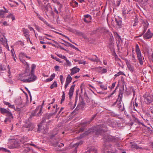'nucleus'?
Here are the masks:
<instances>
[{
    "mask_svg": "<svg viewBox=\"0 0 153 153\" xmlns=\"http://www.w3.org/2000/svg\"><path fill=\"white\" fill-rule=\"evenodd\" d=\"M84 18H83V20L85 22L88 23L91 22V17L90 15L87 14L84 15Z\"/></svg>",
    "mask_w": 153,
    "mask_h": 153,
    "instance_id": "17",
    "label": "nucleus"
},
{
    "mask_svg": "<svg viewBox=\"0 0 153 153\" xmlns=\"http://www.w3.org/2000/svg\"><path fill=\"white\" fill-rule=\"evenodd\" d=\"M84 101L82 99L81 100L80 102L78 104L77 106L79 108V109L82 108L84 107Z\"/></svg>",
    "mask_w": 153,
    "mask_h": 153,
    "instance_id": "25",
    "label": "nucleus"
},
{
    "mask_svg": "<svg viewBox=\"0 0 153 153\" xmlns=\"http://www.w3.org/2000/svg\"><path fill=\"white\" fill-rule=\"evenodd\" d=\"M26 72L21 75L19 79L24 82H30L34 81L36 78V76L34 74H30L29 70L28 68L26 69Z\"/></svg>",
    "mask_w": 153,
    "mask_h": 153,
    "instance_id": "2",
    "label": "nucleus"
},
{
    "mask_svg": "<svg viewBox=\"0 0 153 153\" xmlns=\"http://www.w3.org/2000/svg\"><path fill=\"white\" fill-rule=\"evenodd\" d=\"M36 66L35 64H33L31 65V70L30 71V73L31 74H34V70Z\"/></svg>",
    "mask_w": 153,
    "mask_h": 153,
    "instance_id": "33",
    "label": "nucleus"
},
{
    "mask_svg": "<svg viewBox=\"0 0 153 153\" xmlns=\"http://www.w3.org/2000/svg\"><path fill=\"white\" fill-rule=\"evenodd\" d=\"M137 23H138V22H137V20L136 19H135V21H134V24L133 26H136L137 24Z\"/></svg>",
    "mask_w": 153,
    "mask_h": 153,
    "instance_id": "51",
    "label": "nucleus"
},
{
    "mask_svg": "<svg viewBox=\"0 0 153 153\" xmlns=\"http://www.w3.org/2000/svg\"><path fill=\"white\" fill-rule=\"evenodd\" d=\"M57 87V84L56 82L55 81L53 84H52L50 86V88L52 89L53 88H54L56 87Z\"/></svg>",
    "mask_w": 153,
    "mask_h": 153,
    "instance_id": "34",
    "label": "nucleus"
},
{
    "mask_svg": "<svg viewBox=\"0 0 153 153\" xmlns=\"http://www.w3.org/2000/svg\"><path fill=\"white\" fill-rule=\"evenodd\" d=\"M135 51L136 53L137 58L139 60V63L140 65H143V61L144 60V58L142 56L141 51L139 48V46L137 44L136 45V46Z\"/></svg>",
    "mask_w": 153,
    "mask_h": 153,
    "instance_id": "4",
    "label": "nucleus"
},
{
    "mask_svg": "<svg viewBox=\"0 0 153 153\" xmlns=\"http://www.w3.org/2000/svg\"><path fill=\"white\" fill-rule=\"evenodd\" d=\"M29 28L30 31L33 30L34 32H35V30L33 29V27H29Z\"/></svg>",
    "mask_w": 153,
    "mask_h": 153,
    "instance_id": "63",
    "label": "nucleus"
},
{
    "mask_svg": "<svg viewBox=\"0 0 153 153\" xmlns=\"http://www.w3.org/2000/svg\"><path fill=\"white\" fill-rule=\"evenodd\" d=\"M94 119L92 117L90 121L84 122L81 124L80 126L81 127L79 128L78 130H76V133H79L80 132H83L85 129L86 125L87 124H89Z\"/></svg>",
    "mask_w": 153,
    "mask_h": 153,
    "instance_id": "7",
    "label": "nucleus"
},
{
    "mask_svg": "<svg viewBox=\"0 0 153 153\" xmlns=\"http://www.w3.org/2000/svg\"><path fill=\"white\" fill-rule=\"evenodd\" d=\"M23 127L26 128L25 129V130L28 131H31L34 128L33 124L29 121L26 122L24 125Z\"/></svg>",
    "mask_w": 153,
    "mask_h": 153,
    "instance_id": "10",
    "label": "nucleus"
},
{
    "mask_svg": "<svg viewBox=\"0 0 153 153\" xmlns=\"http://www.w3.org/2000/svg\"><path fill=\"white\" fill-rule=\"evenodd\" d=\"M57 55L59 57L61 58L62 59H64L65 60L66 59V58L65 56H63L61 54H58Z\"/></svg>",
    "mask_w": 153,
    "mask_h": 153,
    "instance_id": "40",
    "label": "nucleus"
},
{
    "mask_svg": "<svg viewBox=\"0 0 153 153\" xmlns=\"http://www.w3.org/2000/svg\"><path fill=\"white\" fill-rule=\"evenodd\" d=\"M62 97L65 98V92L64 91L62 92Z\"/></svg>",
    "mask_w": 153,
    "mask_h": 153,
    "instance_id": "62",
    "label": "nucleus"
},
{
    "mask_svg": "<svg viewBox=\"0 0 153 153\" xmlns=\"http://www.w3.org/2000/svg\"><path fill=\"white\" fill-rule=\"evenodd\" d=\"M79 64H82L83 65H85V64L86 62L85 61H84L83 62H81V61H79L78 62Z\"/></svg>",
    "mask_w": 153,
    "mask_h": 153,
    "instance_id": "54",
    "label": "nucleus"
},
{
    "mask_svg": "<svg viewBox=\"0 0 153 153\" xmlns=\"http://www.w3.org/2000/svg\"><path fill=\"white\" fill-rule=\"evenodd\" d=\"M131 148L134 149H142V148L141 147H139L137 144L135 143H132L131 145Z\"/></svg>",
    "mask_w": 153,
    "mask_h": 153,
    "instance_id": "26",
    "label": "nucleus"
},
{
    "mask_svg": "<svg viewBox=\"0 0 153 153\" xmlns=\"http://www.w3.org/2000/svg\"><path fill=\"white\" fill-rule=\"evenodd\" d=\"M75 86V85H72L70 89L68 94L69 95V97L70 98H71L73 96Z\"/></svg>",
    "mask_w": 153,
    "mask_h": 153,
    "instance_id": "19",
    "label": "nucleus"
},
{
    "mask_svg": "<svg viewBox=\"0 0 153 153\" xmlns=\"http://www.w3.org/2000/svg\"><path fill=\"white\" fill-rule=\"evenodd\" d=\"M26 54L24 53L21 52L19 54V56L20 57L23 58L24 57L26 56Z\"/></svg>",
    "mask_w": 153,
    "mask_h": 153,
    "instance_id": "39",
    "label": "nucleus"
},
{
    "mask_svg": "<svg viewBox=\"0 0 153 153\" xmlns=\"http://www.w3.org/2000/svg\"><path fill=\"white\" fill-rule=\"evenodd\" d=\"M29 145L27 143L24 145L23 148V153H26L30 150V149L29 147Z\"/></svg>",
    "mask_w": 153,
    "mask_h": 153,
    "instance_id": "16",
    "label": "nucleus"
},
{
    "mask_svg": "<svg viewBox=\"0 0 153 153\" xmlns=\"http://www.w3.org/2000/svg\"><path fill=\"white\" fill-rule=\"evenodd\" d=\"M116 149L111 145L105 146L103 153H117Z\"/></svg>",
    "mask_w": 153,
    "mask_h": 153,
    "instance_id": "5",
    "label": "nucleus"
},
{
    "mask_svg": "<svg viewBox=\"0 0 153 153\" xmlns=\"http://www.w3.org/2000/svg\"><path fill=\"white\" fill-rule=\"evenodd\" d=\"M3 25L4 26H7V25H8L7 24V22L6 21H4L3 23Z\"/></svg>",
    "mask_w": 153,
    "mask_h": 153,
    "instance_id": "56",
    "label": "nucleus"
},
{
    "mask_svg": "<svg viewBox=\"0 0 153 153\" xmlns=\"http://www.w3.org/2000/svg\"><path fill=\"white\" fill-rule=\"evenodd\" d=\"M35 27H36V30L38 31H39V30L40 28H39V26L36 25Z\"/></svg>",
    "mask_w": 153,
    "mask_h": 153,
    "instance_id": "61",
    "label": "nucleus"
},
{
    "mask_svg": "<svg viewBox=\"0 0 153 153\" xmlns=\"http://www.w3.org/2000/svg\"><path fill=\"white\" fill-rule=\"evenodd\" d=\"M115 21L117 25L119 27H121L122 26L121 19L119 17L116 18Z\"/></svg>",
    "mask_w": 153,
    "mask_h": 153,
    "instance_id": "22",
    "label": "nucleus"
},
{
    "mask_svg": "<svg viewBox=\"0 0 153 153\" xmlns=\"http://www.w3.org/2000/svg\"><path fill=\"white\" fill-rule=\"evenodd\" d=\"M99 71V72L101 74L105 73L107 72V70L106 69H102V67H98L96 68Z\"/></svg>",
    "mask_w": 153,
    "mask_h": 153,
    "instance_id": "24",
    "label": "nucleus"
},
{
    "mask_svg": "<svg viewBox=\"0 0 153 153\" xmlns=\"http://www.w3.org/2000/svg\"><path fill=\"white\" fill-rule=\"evenodd\" d=\"M65 60L66 61L68 66H71V62L70 61H69V60H68L67 58H66V59H65Z\"/></svg>",
    "mask_w": 153,
    "mask_h": 153,
    "instance_id": "38",
    "label": "nucleus"
},
{
    "mask_svg": "<svg viewBox=\"0 0 153 153\" xmlns=\"http://www.w3.org/2000/svg\"><path fill=\"white\" fill-rule=\"evenodd\" d=\"M64 146V145L62 143H61L59 145V147H63Z\"/></svg>",
    "mask_w": 153,
    "mask_h": 153,
    "instance_id": "60",
    "label": "nucleus"
},
{
    "mask_svg": "<svg viewBox=\"0 0 153 153\" xmlns=\"http://www.w3.org/2000/svg\"><path fill=\"white\" fill-rule=\"evenodd\" d=\"M54 11L55 12H56L57 14H58V11L57 10L56 8H54Z\"/></svg>",
    "mask_w": 153,
    "mask_h": 153,
    "instance_id": "64",
    "label": "nucleus"
},
{
    "mask_svg": "<svg viewBox=\"0 0 153 153\" xmlns=\"http://www.w3.org/2000/svg\"><path fill=\"white\" fill-rule=\"evenodd\" d=\"M100 87L104 90H106L107 88L105 87L103 85H100Z\"/></svg>",
    "mask_w": 153,
    "mask_h": 153,
    "instance_id": "46",
    "label": "nucleus"
},
{
    "mask_svg": "<svg viewBox=\"0 0 153 153\" xmlns=\"http://www.w3.org/2000/svg\"><path fill=\"white\" fill-rule=\"evenodd\" d=\"M125 61L128 70L131 72H133L134 70L133 66L131 64L130 61H128V59H125Z\"/></svg>",
    "mask_w": 153,
    "mask_h": 153,
    "instance_id": "12",
    "label": "nucleus"
},
{
    "mask_svg": "<svg viewBox=\"0 0 153 153\" xmlns=\"http://www.w3.org/2000/svg\"><path fill=\"white\" fill-rule=\"evenodd\" d=\"M29 144V145H30L31 146H33L35 147L36 148H37L38 149H39V147L38 146L35 145L34 144L31 143V144Z\"/></svg>",
    "mask_w": 153,
    "mask_h": 153,
    "instance_id": "49",
    "label": "nucleus"
},
{
    "mask_svg": "<svg viewBox=\"0 0 153 153\" xmlns=\"http://www.w3.org/2000/svg\"><path fill=\"white\" fill-rule=\"evenodd\" d=\"M53 2L54 3L59 5L60 4V3L57 0H52Z\"/></svg>",
    "mask_w": 153,
    "mask_h": 153,
    "instance_id": "48",
    "label": "nucleus"
},
{
    "mask_svg": "<svg viewBox=\"0 0 153 153\" xmlns=\"http://www.w3.org/2000/svg\"><path fill=\"white\" fill-rule=\"evenodd\" d=\"M132 60H133V62H136V59H135V56L134 55H132Z\"/></svg>",
    "mask_w": 153,
    "mask_h": 153,
    "instance_id": "53",
    "label": "nucleus"
},
{
    "mask_svg": "<svg viewBox=\"0 0 153 153\" xmlns=\"http://www.w3.org/2000/svg\"><path fill=\"white\" fill-rule=\"evenodd\" d=\"M0 151L6 152L7 151V149L3 148L0 147Z\"/></svg>",
    "mask_w": 153,
    "mask_h": 153,
    "instance_id": "52",
    "label": "nucleus"
},
{
    "mask_svg": "<svg viewBox=\"0 0 153 153\" xmlns=\"http://www.w3.org/2000/svg\"><path fill=\"white\" fill-rule=\"evenodd\" d=\"M72 3L75 4L74 5H75V6L76 7H77L78 6V4L76 1H75L74 0H73L72 1Z\"/></svg>",
    "mask_w": 153,
    "mask_h": 153,
    "instance_id": "47",
    "label": "nucleus"
},
{
    "mask_svg": "<svg viewBox=\"0 0 153 153\" xmlns=\"http://www.w3.org/2000/svg\"><path fill=\"white\" fill-rule=\"evenodd\" d=\"M55 74L53 73L51 76L50 78L47 79L46 80V82H49L52 81L55 77Z\"/></svg>",
    "mask_w": 153,
    "mask_h": 153,
    "instance_id": "29",
    "label": "nucleus"
},
{
    "mask_svg": "<svg viewBox=\"0 0 153 153\" xmlns=\"http://www.w3.org/2000/svg\"><path fill=\"white\" fill-rule=\"evenodd\" d=\"M92 56H94L95 58H88V59L90 60V61L93 62H100V59H99L98 57H97V56L94 55H93Z\"/></svg>",
    "mask_w": 153,
    "mask_h": 153,
    "instance_id": "21",
    "label": "nucleus"
},
{
    "mask_svg": "<svg viewBox=\"0 0 153 153\" xmlns=\"http://www.w3.org/2000/svg\"><path fill=\"white\" fill-rule=\"evenodd\" d=\"M118 97H120V99L118 98V103L119 104H121V102L122 101V94H121V92L119 93L118 95Z\"/></svg>",
    "mask_w": 153,
    "mask_h": 153,
    "instance_id": "31",
    "label": "nucleus"
},
{
    "mask_svg": "<svg viewBox=\"0 0 153 153\" xmlns=\"http://www.w3.org/2000/svg\"><path fill=\"white\" fill-rule=\"evenodd\" d=\"M68 84H69V83L65 82V87H64L65 89H66L67 88L68 85Z\"/></svg>",
    "mask_w": 153,
    "mask_h": 153,
    "instance_id": "58",
    "label": "nucleus"
},
{
    "mask_svg": "<svg viewBox=\"0 0 153 153\" xmlns=\"http://www.w3.org/2000/svg\"><path fill=\"white\" fill-rule=\"evenodd\" d=\"M12 57H13V59L15 61H16V59H15V58L14 55V53H13V52L12 51Z\"/></svg>",
    "mask_w": 153,
    "mask_h": 153,
    "instance_id": "57",
    "label": "nucleus"
},
{
    "mask_svg": "<svg viewBox=\"0 0 153 153\" xmlns=\"http://www.w3.org/2000/svg\"><path fill=\"white\" fill-rule=\"evenodd\" d=\"M15 103L18 106L21 108H22L24 106V105H22V102L20 98L16 99L15 100Z\"/></svg>",
    "mask_w": 153,
    "mask_h": 153,
    "instance_id": "14",
    "label": "nucleus"
},
{
    "mask_svg": "<svg viewBox=\"0 0 153 153\" xmlns=\"http://www.w3.org/2000/svg\"><path fill=\"white\" fill-rule=\"evenodd\" d=\"M80 70L79 68H77L76 67H74L70 70L71 73L70 74L72 76L75 74L79 72Z\"/></svg>",
    "mask_w": 153,
    "mask_h": 153,
    "instance_id": "13",
    "label": "nucleus"
},
{
    "mask_svg": "<svg viewBox=\"0 0 153 153\" xmlns=\"http://www.w3.org/2000/svg\"><path fill=\"white\" fill-rule=\"evenodd\" d=\"M51 57L52 59H54L56 61H58L59 62H60V63L62 62V61H61V60L60 59L57 58L56 56H54L53 55H51Z\"/></svg>",
    "mask_w": 153,
    "mask_h": 153,
    "instance_id": "35",
    "label": "nucleus"
},
{
    "mask_svg": "<svg viewBox=\"0 0 153 153\" xmlns=\"http://www.w3.org/2000/svg\"><path fill=\"white\" fill-rule=\"evenodd\" d=\"M20 142L22 143H24L25 142H26L28 140V138L26 137H24L20 139Z\"/></svg>",
    "mask_w": 153,
    "mask_h": 153,
    "instance_id": "28",
    "label": "nucleus"
},
{
    "mask_svg": "<svg viewBox=\"0 0 153 153\" xmlns=\"http://www.w3.org/2000/svg\"><path fill=\"white\" fill-rule=\"evenodd\" d=\"M153 35V33H151L150 30L149 29L147 32L143 35V38L144 39H149L151 38Z\"/></svg>",
    "mask_w": 153,
    "mask_h": 153,
    "instance_id": "11",
    "label": "nucleus"
},
{
    "mask_svg": "<svg viewBox=\"0 0 153 153\" xmlns=\"http://www.w3.org/2000/svg\"><path fill=\"white\" fill-rule=\"evenodd\" d=\"M94 152V153H97L96 149L94 147H92L89 150V152Z\"/></svg>",
    "mask_w": 153,
    "mask_h": 153,
    "instance_id": "37",
    "label": "nucleus"
},
{
    "mask_svg": "<svg viewBox=\"0 0 153 153\" xmlns=\"http://www.w3.org/2000/svg\"><path fill=\"white\" fill-rule=\"evenodd\" d=\"M59 68V67L58 66L56 65L54 67L55 69L57 71Z\"/></svg>",
    "mask_w": 153,
    "mask_h": 153,
    "instance_id": "59",
    "label": "nucleus"
},
{
    "mask_svg": "<svg viewBox=\"0 0 153 153\" xmlns=\"http://www.w3.org/2000/svg\"><path fill=\"white\" fill-rule=\"evenodd\" d=\"M122 74H123V72H122L120 71V72H118L117 74H115L114 76L115 77H117V76H119L120 75H122Z\"/></svg>",
    "mask_w": 153,
    "mask_h": 153,
    "instance_id": "45",
    "label": "nucleus"
},
{
    "mask_svg": "<svg viewBox=\"0 0 153 153\" xmlns=\"http://www.w3.org/2000/svg\"><path fill=\"white\" fill-rule=\"evenodd\" d=\"M145 25H144V28L143 30V33H142V35H143L145 33L146 31L147 28H148V26L149 25V23L148 22L145 23Z\"/></svg>",
    "mask_w": 153,
    "mask_h": 153,
    "instance_id": "27",
    "label": "nucleus"
},
{
    "mask_svg": "<svg viewBox=\"0 0 153 153\" xmlns=\"http://www.w3.org/2000/svg\"><path fill=\"white\" fill-rule=\"evenodd\" d=\"M122 14L123 16H124L125 17H126V10L124 8L122 10Z\"/></svg>",
    "mask_w": 153,
    "mask_h": 153,
    "instance_id": "42",
    "label": "nucleus"
},
{
    "mask_svg": "<svg viewBox=\"0 0 153 153\" xmlns=\"http://www.w3.org/2000/svg\"><path fill=\"white\" fill-rule=\"evenodd\" d=\"M23 32L24 36H25L26 38L27 41L28 42V37L29 36V31L27 29H25V28H23L22 30Z\"/></svg>",
    "mask_w": 153,
    "mask_h": 153,
    "instance_id": "20",
    "label": "nucleus"
},
{
    "mask_svg": "<svg viewBox=\"0 0 153 153\" xmlns=\"http://www.w3.org/2000/svg\"><path fill=\"white\" fill-rule=\"evenodd\" d=\"M49 9H52L50 3H48L46 6L44 5L42 7V9L44 10L46 13L48 12Z\"/></svg>",
    "mask_w": 153,
    "mask_h": 153,
    "instance_id": "15",
    "label": "nucleus"
},
{
    "mask_svg": "<svg viewBox=\"0 0 153 153\" xmlns=\"http://www.w3.org/2000/svg\"><path fill=\"white\" fill-rule=\"evenodd\" d=\"M22 57H20V59L21 62L24 63H27V62L25 61V60L24 59H23L22 58Z\"/></svg>",
    "mask_w": 153,
    "mask_h": 153,
    "instance_id": "50",
    "label": "nucleus"
},
{
    "mask_svg": "<svg viewBox=\"0 0 153 153\" xmlns=\"http://www.w3.org/2000/svg\"><path fill=\"white\" fill-rule=\"evenodd\" d=\"M36 13V14L37 16H38V18L40 20L43 22L46 25L48 26H49L50 25L45 20V19H44L39 14L37 13Z\"/></svg>",
    "mask_w": 153,
    "mask_h": 153,
    "instance_id": "23",
    "label": "nucleus"
},
{
    "mask_svg": "<svg viewBox=\"0 0 153 153\" xmlns=\"http://www.w3.org/2000/svg\"><path fill=\"white\" fill-rule=\"evenodd\" d=\"M4 103L5 105H8L9 108H15L14 105H12L10 103L8 102H7L6 101H4Z\"/></svg>",
    "mask_w": 153,
    "mask_h": 153,
    "instance_id": "30",
    "label": "nucleus"
},
{
    "mask_svg": "<svg viewBox=\"0 0 153 153\" xmlns=\"http://www.w3.org/2000/svg\"><path fill=\"white\" fill-rule=\"evenodd\" d=\"M104 126H103L102 125L97 126L93 128V129H90L85 131L80 136V137L82 138L85 135H88L90 133H95L96 135L101 134L102 133L105 132L107 131L106 129H103Z\"/></svg>",
    "mask_w": 153,
    "mask_h": 153,
    "instance_id": "1",
    "label": "nucleus"
},
{
    "mask_svg": "<svg viewBox=\"0 0 153 153\" xmlns=\"http://www.w3.org/2000/svg\"><path fill=\"white\" fill-rule=\"evenodd\" d=\"M0 41L4 45H5L7 43V39L4 35H1V34H0Z\"/></svg>",
    "mask_w": 153,
    "mask_h": 153,
    "instance_id": "18",
    "label": "nucleus"
},
{
    "mask_svg": "<svg viewBox=\"0 0 153 153\" xmlns=\"http://www.w3.org/2000/svg\"><path fill=\"white\" fill-rule=\"evenodd\" d=\"M0 110L2 114L6 113L7 114V116L8 117L5 118L4 120V122L6 123L7 121L10 122L11 120L13 118L12 114L9 111L4 108H0Z\"/></svg>",
    "mask_w": 153,
    "mask_h": 153,
    "instance_id": "3",
    "label": "nucleus"
},
{
    "mask_svg": "<svg viewBox=\"0 0 153 153\" xmlns=\"http://www.w3.org/2000/svg\"><path fill=\"white\" fill-rule=\"evenodd\" d=\"M64 42L65 43H67L69 46H70L71 48H73L74 49L76 47L74 45H72V44L68 42H66L65 41H64Z\"/></svg>",
    "mask_w": 153,
    "mask_h": 153,
    "instance_id": "41",
    "label": "nucleus"
},
{
    "mask_svg": "<svg viewBox=\"0 0 153 153\" xmlns=\"http://www.w3.org/2000/svg\"><path fill=\"white\" fill-rule=\"evenodd\" d=\"M72 79L71 76L68 75L66 78V82L69 84L71 82Z\"/></svg>",
    "mask_w": 153,
    "mask_h": 153,
    "instance_id": "32",
    "label": "nucleus"
},
{
    "mask_svg": "<svg viewBox=\"0 0 153 153\" xmlns=\"http://www.w3.org/2000/svg\"><path fill=\"white\" fill-rule=\"evenodd\" d=\"M144 101L148 104L151 103L153 100V95L146 93L144 96Z\"/></svg>",
    "mask_w": 153,
    "mask_h": 153,
    "instance_id": "9",
    "label": "nucleus"
},
{
    "mask_svg": "<svg viewBox=\"0 0 153 153\" xmlns=\"http://www.w3.org/2000/svg\"><path fill=\"white\" fill-rule=\"evenodd\" d=\"M103 140L105 142H116L118 140V138L109 134H105L103 137Z\"/></svg>",
    "mask_w": 153,
    "mask_h": 153,
    "instance_id": "6",
    "label": "nucleus"
},
{
    "mask_svg": "<svg viewBox=\"0 0 153 153\" xmlns=\"http://www.w3.org/2000/svg\"><path fill=\"white\" fill-rule=\"evenodd\" d=\"M4 11L3 10H0V17L3 18L4 15Z\"/></svg>",
    "mask_w": 153,
    "mask_h": 153,
    "instance_id": "36",
    "label": "nucleus"
},
{
    "mask_svg": "<svg viewBox=\"0 0 153 153\" xmlns=\"http://www.w3.org/2000/svg\"><path fill=\"white\" fill-rule=\"evenodd\" d=\"M54 114V113H50L49 114L47 117L48 119H49L51 118V117H52L53 115Z\"/></svg>",
    "mask_w": 153,
    "mask_h": 153,
    "instance_id": "43",
    "label": "nucleus"
},
{
    "mask_svg": "<svg viewBox=\"0 0 153 153\" xmlns=\"http://www.w3.org/2000/svg\"><path fill=\"white\" fill-rule=\"evenodd\" d=\"M115 83H112V86L111 88V89H113L114 88V87H115Z\"/></svg>",
    "mask_w": 153,
    "mask_h": 153,
    "instance_id": "55",
    "label": "nucleus"
},
{
    "mask_svg": "<svg viewBox=\"0 0 153 153\" xmlns=\"http://www.w3.org/2000/svg\"><path fill=\"white\" fill-rule=\"evenodd\" d=\"M104 29L103 28H100L96 30V31H99L100 33H103V32H104Z\"/></svg>",
    "mask_w": 153,
    "mask_h": 153,
    "instance_id": "44",
    "label": "nucleus"
},
{
    "mask_svg": "<svg viewBox=\"0 0 153 153\" xmlns=\"http://www.w3.org/2000/svg\"><path fill=\"white\" fill-rule=\"evenodd\" d=\"M42 108H39V107L37 108L34 111H33L31 113L30 116V117H32L35 116L39 117L42 115Z\"/></svg>",
    "mask_w": 153,
    "mask_h": 153,
    "instance_id": "8",
    "label": "nucleus"
}]
</instances>
